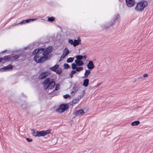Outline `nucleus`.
<instances>
[{
    "instance_id": "obj_1",
    "label": "nucleus",
    "mask_w": 153,
    "mask_h": 153,
    "mask_svg": "<svg viewBox=\"0 0 153 153\" xmlns=\"http://www.w3.org/2000/svg\"><path fill=\"white\" fill-rule=\"evenodd\" d=\"M43 84L45 90H46L48 88L52 90L55 85V82L53 79L47 77L43 82Z\"/></svg>"
},
{
    "instance_id": "obj_2",
    "label": "nucleus",
    "mask_w": 153,
    "mask_h": 153,
    "mask_svg": "<svg viewBox=\"0 0 153 153\" xmlns=\"http://www.w3.org/2000/svg\"><path fill=\"white\" fill-rule=\"evenodd\" d=\"M148 4L147 1L144 0H142L138 2L135 8V10L138 12H142L144 9Z\"/></svg>"
},
{
    "instance_id": "obj_3",
    "label": "nucleus",
    "mask_w": 153,
    "mask_h": 153,
    "mask_svg": "<svg viewBox=\"0 0 153 153\" xmlns=\"http://www.w3.org/2000/svg\"><path fill=\"white\" fill-rule=\"evenodd\" d=\"M75 57H76V59L75 60L74 62L78 66L83 65L84 64L83 61H85L87 58V56L86 55L84 56L78 55Z\"/></svg>"
},
{
    "instance_id": "obj_4",
    "label": "nucleus",
    "mask_w": 153,
    "mask_h": 153,
    "mask_svg": "<svg viewBox=\"0 0 153 153\" xmlns=\"http://www.w3.org/2000/svg\"><path fill=\"white\" fill-rule=\"evenodd\" d=\"M39 56H38V55H36L34 56V60L37 63H42L49 59L45 55H43V56L40 57L39 58Z\"/></svg>"
},
{
    "instance_id": "obj_5",
    "label": "nucleus",
    "mask_w": 153,
    "mask_h": 153,
    "mask_svg": "<svg viewBox=\"0 0 153 153\" xmlns=\"http://www.w3.org/2000/svg\"><path fill=\"white\" fill-rule=\"evenodd\" d=\"M52 51L53 48L52 46H49L45 50H44L42 53V55H45L49 59L51 58L52 55L51 54H49V53L51 52Z\"/></svg>"
},
{
    "instance_id": "obj_6",
    "label": "nucleus",
    "mask_w": 153,
    "mask_h": 153,
    "mask_svg": "<svg viewBox=\"0 0 153 153\" xmlns=\"http://www.w3.org/2000/svg\"><path fill=\"white\" fill-rule=\"evenodd\" d=\"M68 108L69 106L68 104H62L60 105L59 108L56 109V111L58 112L62 113L68 110Z\"/></svg>"
},
{
    "instance_id": "obj_7",
    "label": "nucleus",
    "mask_w": 153,
    "mask_h": 153,
    "mask_svg": "<svg viewBox=\"0 0 153 153\" xmlns=\"http://www.w3.org/2000/svg\"><path fill=\"white\" fill-rule=\"evenodd\" d=\"M51 131V129H49L45 131H37L36 136L38 137L44 136L49 134Z\"/></svg>"
},
{
    "instance_id": "obj_8",
    "label": "nucleus",
    "mask_w": 153,
    "mask_h": 153,
    "mask_svg": "<svg viewBox=\"0 0 153 153\" xmlns=\"http://www.w3.org/2000/svg\"><path fill=\"white\" fill-rule=\"evenodd\" d=\"M13 68L12 65H9L0 69V72H5L12 70Z\"/></svg>"
},
{
    "instance_id": "obj_9",
    "label": "nucleus",
    "mask_w": 153,
    "mask_h": 153,
    "mask_svg": "<svg viewBox=\"0 0 153 153\" xmlns=\"http://www.w3.org/2000/svg\"><path fill=\"white\" fill-rule=\"evenodd\" d=\"M44 50L45 49L43 48H39L36 49L33 51L32 54L33 55H38V56H39V54L43 53Z\"/></svg>"
},
{
    "instance_id": "obj_10",
    "label": "nucleus",
    "mask_w": 153,
    "mask_h": 153,
    "mask_svg": "<svg viewBox=\"0 0 153 153\" xmlns=\"http://www.w3.org/2000/svg\"><path fill=\"white\" fill-rule=\"evenodd\" d=\"M50 74V73L48 71L42 72L39 76V79H43Z\"/></svg>"
},
{
    "instance_id": "obj_11",
    "label": "nucleus",
    "mask_w": 153,
    "mask_h": 153,
    "mask_svg": "<svg viewBox=\"0 0 153 153\" xmlns=\"http://www.w3.org/2000/svg\"><path fill=\"white\" fill-rule=\"evenodd\" d=\"M119 17V15L118 14L114 16V18L113 19L112 21H111L110 23H109V25H108L105 26V27L106 28H108L110 26L112 25L114 23L116 22V21L117 20L118 18Z\"/></svg>"
},
{
    "instance_id": "obj_12",
    "label": "nucleus",
    "mask_w": 153,
    "mask_h": 153,
    "mask_svg": "<svg viewBox=\"0 0 153 153\" xmlns=\"http://www.w3.org/2000/svg\"><path fill=\"white\" fill-rule=\"evenodd\" d=\"M126 2L127 6L129 7L133 6L135 3V0H126Z\"/></svg>"
},
{
    "instance_id": "obj_13",
    "label": "nucleus",
    "mask_w": 153,
    "mask_h": 153,
    "mask_svg": "<svg viewBox=\"0 0 153 153\" xmlns=\"http://www.w3.org/2000/svg\"><path fill=\"white\" fill-rule=\"evenodd\" d=\"M1 58L2 59V61L3 60L6 62L12 61V58L10 55L5 56Z\"/></svg>"
},
{
    "instance_id": "obj_14",
    "label": "nucleus",
    "mask_w": 153,
    "mask_h": 153,
    "mask_svg": "<svg viewBox=\"0 0 153 153\" xmlns=\"http://www.w3.org/2000/svg\"><path fill=\"white\" fill-rule=\"evenodd\" d=\"M85 112L82 109H80L75 111L73 113V115H75L76 116L79 115H82L84 114Z\"/></svg>"
},
{
    "instance_id": "obj_15",
    "label": "nucleus",
    "mask_w": 153,
    "mask_h": 153,
    "mask_svg": "<svg viewBox=\"0 0 153 153\" xmlns=\"http://www.w3.org/2000/svg\"><path fill=\"white\" fill-rule=\"evenodd\" d=\"M87 66L89 70L92 69L95 67L93 61L91 60L89 61L88 63L87 64Z\"/></svg>"
},
{
    "instance_id": "obj_16",
    "label": "nucleus",
    "mask_w": 153,
    "mask_h": 153,
    "mask_svg": "<svg viewBox=\"0 0 153 153\" xmlns=\"http://www.w3.org/2000/svg\"><path fill=\"white\" fill-rule=\"evenodd\" d=\"M81 44V40L79 38L77 39H75L74 40V46L75 47Z\"/></svg>"
},
{
    "instance_id": "obj_17",
    "label": "nucleus",
    "mask_w": 153,
    "mask_h": 153,
    "mask_svg": "<svg viewBox=\"0 0 153 153\" xmlns=\"http://www.w3.org/2000/svg\"><path fill=\"white\" fill-rule=\"evenodd\" d=\"M85 71L84 73V75L82 77L83 79L88 78L91 72V71L90 70L85 69Z\"/></svg>"
},
{
    "instance_id": "obj_18",
    "label": "nucleus",
    "mask_w": 153,
    "mask_h": 153,
    "mask_svg": "<svg viewBox=\"0 0 153 153\" xmlns=\"http://www.w3.org/2000/svg\"><path fill=\"white\" fill-rule=\"evenodd\" d=\"M59 65L58 64H56L52 67H50L49 69L52 71L54 72L56 71V69L58 68Z\"/></svg>"
},
{
    "instance_id": "obj_19",
    "label": "nucleus",
    "mask_w": 153,
    "mask_h": 153,
    "mask_svg": "<svg viewBox=\"0 0 153 153\" xmlns=\"http://www.w3.org/2000/svg\"><path fill=\"white\" fill-rule=\"evenodd\" d=\"M89 80L88 79L85 78L83 81V85L85 87H87L88 86Z\"/></svg>"
},
{
    "instance_id": "obj_20",
    "label": "nucleus",
    "mask_w": 153,
    "mask_h": 153,
    "mask_svg": "<svg viewBox=\"0 0 153 153\" xmlns=\"http://www.w3.org/2000/svg\"><path fill=\"white\" fill-rule=\"evenodd\" d=\"M60 84H57L56 85H55V89L51 93V94H53L54 91H57L59 90L60 88L59 87Z\"/></svg>"
},
{
    "instance_id": "obj_21",
    "label": "nucleus",
    "mask_w": 153,
    "mask_h": 153,
    "mask_svg": "<svg viewBox=\"0 0 153 153\" xmlns=\"http://www.w3.org/2000/svg\"><path fill=\"white\" fill-rule=\"evenodd\" d=\"M140 123V122L139 121L136 120L132 122L131 124L132 126H134L138 125Z\"/></svg>"
},
{
    "instance_id": "obj_22",
    "label": "nucleus",
    "mask_w": 153,
    "mask_h": 153,
    "mask_svg": "<svg viewBox=\"0 0 153 153\" xmlns=\"http://www.w3.org/2000/svg\"><path fill=\"white\" fill-rule=\"evenodd\" d=\"M69 53V51L68 49L65 48L64 50L63 53L64 54L65 56H66L67 55H68Z\"/></svg>"
},
{
    "instance_id": "obj_23",
    "label": "nucleus",
    "mask_w": 153,
    "mask_h": 153,
    "mask_svg": "<svg viewBox=\"0 0 153 153\" xmlns=\"http://www.w3.org/2000/svg\"><path fill=\"white\" fill-rule=\"evenodd\" d=\"M37 19H29L26 20H25V24L27 23H29L30 22L33 21L34 20H36Z\"/></svg>"
},
{
    "instance_id": "obj_24",
    "label": "nucleus",
    "mask_w": 153,
    "mask_h": 153,
    "mask_svg": "<svg viewBox=\"0 0 153 153\" xmlns=\"http://www.w3.org/2000/svg\"><path fill=\"white\" fill-rule=\"evenodd\" d=\"M62 71L61 68H59L57 69L55 72L57 74L60 75L62 73Z\"/></svg>"
},
{
    "instance_id": "obj_25",
    "label": "nucleus",
    "mask_w": 153,
    "mask_h": 153,
    "mask_svg": "<svg viewBox=\"0 0 153 153\" xmlns=\"http://www.w3.org/2000/svg\"><path fill=\"white\" fill-rule=\"evenodd\" d=\"M74 59L73 57H70L67 59V62L68 63L72 62L74 61Z\"/></svg>"
},
{
    "instance_id": "obj_26",
    "label": "nucleus",
    "mask_w": 153,
    "mask_h": 153,
    "mask_svg": "<svg viewBox=\"0 0 153 153\" xmlns=\"http://www.w3.org/2000/svg\"><path fill=\"white\" fill-rule=\"evenodd\" d=\"M20 56V55H16L14 56H11L12 58V61L15 60L16 59H18Z\"/></svg>"
},
{
    "instance_id": "obj_27",
    "label": "nucleus",
    "mask_w": 153,
    "mask_h": 153,
    "mask_svg": "<svg viewBox=\"0 0 153 153\" xmlns=\"http://www.w3.org/2000/svg\"><path fill=\"white\" fill-rule=\"evenodd\" d=\"M55 20V18L53 16L48 17V21L50 22H53Z\"/></svg>"
},
{
    "instance_id": "obj_28",
    "label": "nucleus",
    "mask_w": 153,
    "mask_h": 153,
    "mask_svg": "<svg viewBox=\"0 0 153 153\" xmlns=\"http://www.w3.org/2000/svg\"><path fill=\"white\" fill-rule=\"evenodd\" d=\"M64 67L65 69H67L70 68V66L68 64L64 63Z\"/></svg>"
},
{
    "instance_id": "obj_29",
    "label": "nucleus",
    "mask_w": 153,
    "mask_h": 153,
    "mask_svg": "<svg viewBox=\"0 0 153 153\" xmlns=\"http://www.w3.org/2000/svg\"><path fill=\"white\" fill-rule=\"evenodd\" d=\"M78 67H77L76 69V71L79 72L83 70V68L82 67L80 66Z\"/></svg>"
},
{
    "instance_id": "obj_30",
    "label": "nucleus",
    "mask_w": 153,
    "mask_h": 153,
    "mask_svg": "<svg viewBox=\"0 0 153 153\" xmlns=\"http://www.w3.org/2000/svg\"><path fill=\"white\" fill-rule=\"evenodd\" d=\"M77 66L76 63H74L72 64V68L73 70H74L76 69L77 68Z\"/></svg>"
},
{
    "instance_id": "obj_31",
    "label": "nucleus",
    "mask_w": 153,
    "mask_h": 153,
    "mask_svg": "<svg viewBox=\"0 0 153 153\" xmlns=\"http://www.w3.org/2000/svg\"><path fill=\"white\" fill-rule=\"evenodd\" d=\"M73 91L75 92V93L76 92L78 91V88H76V84H75L74 85V86L73 87Z\"/></svg>"
},
{
    "instance_id": "obj_32",
    "label": "nucleus",
    "mask_w": 153,
    "mask_h": 153,
    "mask_svg": "<svg viewBox=\"0 0 153 153\" xmlns=\"http://www.w3.org/2000/svg\"><path fill=\"white\" fill-rule=\"evenodd\" d=\"M32 132V134L35 136V137H36L37 136H36V132L35 130L34 129H31Z\"/></svg>"
},
{
    "instance_id": "obj_33",
    "label": "nucleus",
    "mask_w": 153,
    "mask_h": 153,
    "mask_svg": "<svg viewBox=\"0 0 153 153\" xmlns=\"http://www.w3.org/2000/svg\"><path fill=\"white\" fill-rule=\"evenodd\" d=\"M79 100L78 99H75L73 100L72 102L73 104H76L79 102Z\"/></svg>"
},
{
    "instance_id": "obj_34",
    "label": "nucleus",
    "mask_w": 153,
    "mask_h": 153,
    "mask_svg": "<svg viewBox=\"0 0 153 153\" xmlns=\"http://www.w3.org/2000/svg\"><path fill=\"white\" fill-rule=\"evenodd\" d=\"M65 56H65L64 54H63L60 57L59 60V62L62 60L65 57Z\"/></svg>"
},
{
    "instance_id": "obj_35",
    "label": "nucleus",
    "mask_w": 153,
    "mask_h": 153,
    "mask_svg": "<svg viewBox=\"0 0 153 153\" xmlns=\"http://www.w3.org/2000/svg\"><path fill=\"white\" fill-rule=\"evenodd\" d=\"M68 43L71 45H74V41L72 39H69L68 41Z\"/></svg>"
},
{
    "instance_id": "obj_36",
    "label": "nucleus",
    "mask_w": 153,
    "mask_h": 153,
    "mask_svg": "<svg viewBox=\"0 0 153 153\" xmlns=\"http://www.w3.org/2000/svg\"><path fill=\"white\" fill-rule=\"evenodd\" d=\"M63 97L64 99H67L68 97H70V95L68 94H66L65 95H63Z\"/></svg>"
},
{
    "instance_id": "obj_37",
    "label": "nucleus",
    "mask_w": 153,
    "mask_h": 153,
    "mask_svg": "<svg viewBox=\"0 0 153 153\" xmlns=\"http://www.w3.org/2000/svg\"><path fill=\"white\" fill-rule=\"evenodd\" d=\"M21 24V25H24L25 24V20H23V21L20 22L19 23L17 24Z\"/></svg>"
},
{
    "instance_id": "obj_38",
    "label": "nucleus",
    "mask_w": 153,
    "mask_h": 153,
    "mask_svg": "<svg viewBox=\"0 0 153 153\" xmlns=\"http://www.w3.org/2000/svg\"><path fill=\"white\" fill-rule=\"evenodd\" d=\"M26 139L28 142H31L33 141V139H32L29 138H26Z\"/></svg>"
},
{
    "instance_id": "obj_39",
    "label": "nucleus",
    "mask_w": 153,
    "mask_h": 153,
    "mask_svg": "<svg viewBox=\"0 0 153 153\" xmlns=\"http://www.w3.org/2000/svg\"><path fill=\"white\" fill-rule=\"evenodd\" d=\"M83 96V94L79 96L78 97V99H79V100L82 98Z\"/></svg>"
},
{
    "instance_id": "obj_40",
    "label": "nucleus",
    "mask_w": 153,
    "mask_h": 153,
    "mask_svg": "<svg viewBox=\"0 0 153 153\" xmlns=\"http://www.w3.org/2000/svg\"><path fill=\"white\" fill-rule=\"evenodd\" d=\"M73 75L75 74L76 73V70H72L71 71V72Z\"/></svg>"
},
{
    "instance_id": "obj_41",
    "label": "nucleus",
    "mask_w": 153,
    "mask_h": 153,
    "mask_svg": "<svg viewBox=\"0 0 153 153\" xmlns=\"http://www.w3.org/2000/svg\"><path fill=\"white\" fill-rule=\"evenodd\" d=\"M148 75L147 74H144L143 75V77H147L148 76Z\"/></svg>"
},
{
    "instance_id": "obj_42",
    "label": "nucleus",
    "mask_w": 153,
    "mask_h": 153,
    "mask_svg": "<svg viewBox=\"0 0 153 153\" xmlns=\"http://www.w3.org/2000/svg\"><path fill=\"white\" fill-rule=\"evenodd\" d=\"M69 75L71 78H72L73 76V75L71 73L69 74Z\"/></svg>"
},
{
    "instance_id": "obj_43",
    "label": "nucleus",
    "mask_w": 153,
    "mask_h": 153,
    "mask_svg": "<svg viewBox=\"0 0 153 153\" xmlns=\"http://www.w3.org/2000/svg\"><path fill=\"white\" fill-rule=\"evenodd\" d=\"M7 51V50H5L4 51H2L1 52V53H3L6 52Z\"/></svg>"
},
{
    "instance_id": "obj_44",
    "label": "nucleus",
    "mask_w": 153,
    "mask_h": 153,
    "mask_svg": "<svg viewBox=\"0 0 153 153\" xmlns=\"http://www.w3.org/2000/svg\"><path fill=\"white\" fill-rule=\"evenodd\" d=\"M52 94L53 95V96H54L56 95L57 94L54 91L53 94Z\"/></svg>"
},
{
    "instance_id": "obj_45",
    "label": "nucleus",
    "mask_w": 153,
    "mask_h": 153,
    "mask_svg": "<svg viewBox=\"0 0 153 153\" xmlns=\"http://www.w3.org/2000/svg\"><path fill=\"white\" fill-rule=\"evenodd\" d=\"M56 143L57 142V139H53L52 140V141L53 142V141H56Z\"/></svg>"
},
{
    "instance_id": "obj_46",
    "label": "nucleus",
    "mask_w": 153,
    "mask_h": 153,
    "mask_svg": "<svg viewBox=\"0 0 153 153\" xmlns=\"http://www.w3.org/2000/svg\"><path fill=\"white\" fill-rule=\"evenodd\" d=\"M74 91H72L71 92V94H72L74 93Z\"/></svg>"
},
{
    "instance_id": "obj_47",
    "label": "nucleus",
    "mask_w": 153,
    "mask_h": 153,
    "mask_svg": "<svg viewBox=\"0 0 153 153\" xmlns=\"http://www.w3.org/2000/svg\"><path fill=\"white\" fill-rule=\"evenodd\" d=\"M22 95L23 96L25 97H26V96L25 95V94H23V93H22Z\"/></svg>"
},
{
    "instance_id": "obj_48",
    "label": "nucleus",
    "mask_w": 153,
    "mask_h": 153,
    "mask_svg": "<svg viewBox=\"0 0 153 153\" xmlns=\"http://www.w3.org/2000/svg\"><path fill=\"white\" fill-rule=\"evenodd\" d=\"M97 85L98 86H99V85H100V84L99 83V84H97Z\"/></svg>"
},
{
    "instance_id": "obj_49",
    "label": "nucleus",
    "mask_w": 153,
    "mask_h": 153,
    "mask_svg": "<svg viewBox=\"0 0 153 153\" xmlns=\"http://www.w3.org/2000/svg\"><path fill=\"white\" fill-rule=\"evenodd\" d=\"M21 107H22V108H24V107H23V105H22V106Z\"/></svg>"
},
{
    "instance_id": "obj_50",
    "label": "nucleus",
    "mask_w": 153,
    "mask_h": 153,
    "mask_svg": "<svg viewBox=\"0 0 153 153\" xmlns=\"http://www.w3.org/2000/svg\"><path fill=\"white\" fill-rule=\"evenodd\" d=\"M25 49H26L27 48H26V47H25Z\"/></svg>"
},
{
    "instance_id": "obj_51",
    "label": "nucleus",
    "mask_w": 153,
    "mask_h": 153,
    "mask_svg": "<svg viewBox=\"0 0 153 153\" xmlns=\"http://www.w3.org/2000/svg\"><path fill=\"white\" fill-rule=\"evenodd\" d=\"M119 1H122L121 0H119Z\"/></svg>"
}]
</instances>
